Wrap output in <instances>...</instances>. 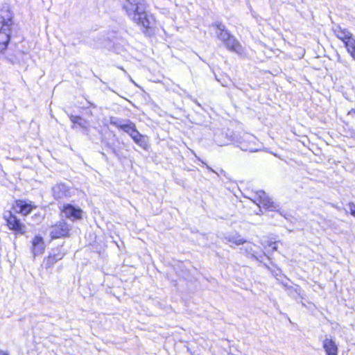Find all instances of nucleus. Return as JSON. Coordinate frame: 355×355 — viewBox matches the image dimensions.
Returning a JSON list of instances; mask_svg holds the SVG:
<instances>
[{"label":"nucleus","instance_id":"f8f14e48","mask_svg":"<svg viewBox=\"0 0 355 355\" xmlns=\"http://www.w3.org/2000/svg\"><path fill=\"white\" fill-rule=\"evenodd\" d=\"M64 257V253L60 250H58L57 252L50 253L48 256L44 258L41 264V268L42 269L48 270L58 261L62 259Z\"/></svg>","mask_w":355,"mask_h":355},{"label":"nucleus","instance_id":"6ab92c4d","mask_svg":"<svg viewBox=\"0 0 355 355\" xmlns=\"http://www.w3.org/2000/svg\"><path fill=\"white\" fill-rule=\"evenodd\" d=\"M0 355H9L8 352L0 350Z\"/></svg>","mask_w":355,"mask_h":355},{"label":"nucleus","instance_id":"dca6fc26","mask_svg":"<svg viewBox=\"0 0 355 355\" xmlns=\"http://www.w3.org/2000/svg\"><path fill=\"white\" fill-rule=\"evenodd\" d=\"M277 243H278L277 241L269 240L267 241L266 247L269 248L270 250V252H273L275 251H277L278 249Z\"/></svg>","mask_w":355,"mask_h":355},{"label":"nucleus","instance_id":"4468645a","mask_svg":"<svg viewBox=\"0 0 355 355\" xmlns=\"http://www.w3.org/2000/svg\"><path fill=\"white\" fill-rule=\"evenodd\" d=\"M323 348L327 355H338V349L336 343L331 338H325Z\"/></svg>","mask_w":355,"mask_h":355},{"label":"nucleus","instance_id":"9d476101","mask_svg":"<svg viewBox=\"0 0 355 355\" xmlns=\"http://www.w3.org/2000/svg\"><path fill=\"white\" fill-rule=\"evenodd\" d=\"M11 208L16 213L26 216L37 208V205L32 201L17 199L13 202Z\"/></svg>","mask_w":355,"mask_h":355},{"label":"nucleus","instance_id":"1a4fd4ad","mask_svg":"<svg viewBox=\"0 0 355 355\" xmlns=\"http://www.w3.org/2000/svg\"><path fill=\"white\" fill-rule=\"evenodd\" d=\"M220 37L229 51L237 53L243 52V48L240 42L234 36L230 35L227 31L222 30Z\"/></svg>","mask_w":355,"mask_h":355},{"label":"nucleus","instance_id":"423d86ee","mask_svg":"<svg viewBox=\"0 0 355 355\" xmlns=\"http://www.w3.org/2000/svg\"><path fill=\"white\" fill-rule=\"evenodd\" d=\"M71 226L64 220H60L50 227L49 236L51 240L69 238L71 236Z\"/></svg>","mask_w":355,"mask_h":355},{"label":"nucleus","instance_id":"6e6552de","mask_svg":"<svg viewBox=\"0 0 355 355\" xmlns=\"http://www.w3.org/2000/svg\"><path fill=\"white\" fill-rule=\"evenodd\" d=\"M61 216H64L72 221L81 220L83 211L80 207H76L70 203H65L60 207Z\"/></svg>","mask_w":355,"mask_h":355},{"label":"nucleus","instance_id":"0eeeda50","mask_svg":"<svg viewBox=\"0 0 355 355\" xmlns=\"http://www.w3.org/2000/svg\"><path fill=\"white\" fill-rule=\"evenodd\" d=\"M252 201L260 208L268 211H272L275 207L273 202L267 196L265 191L259 190L253 193Z\"/></svg>","mask_w":355,"mask_h":355},{"label":"nucleus","instance_id":"f3484780","mask_svg":"<svg viewBox=\"0 0 355 355\" xmlns=\"http://www.w3.org/2000/svg\"><path fill=\"white\" fill-rule=\"evenodd\" d=\"M349 209V214L355 217V203L354 202H349L347 204Z\"/></svg>","mask_w":355,"mask_h":355},{"label":"nucleus","instance_id":"f03ea898","mask_svg":"<svg viewBox=\"0 0 355 355\" xmlns=\"http://www.w3.org/2000/svg\"><path fill=\"white\" fill-rule=\"evenodd\" d=\"M14 24V14L11 9L8 6L0 8V53L8 49Z\"/></svg>","mask_w":355,"mask_h":355},{"label":"nucleus","instance_id":"2eb2a0df","mask_svg":"<svg viewBox=\"0 0 355 355\" xmlns=\"http://www.w3.org/2000/svg\"><path fill=\"white\" fill-rule=\"evenodd\" d=\"M227 241L230 245H240L246 242V241L239 235L236 236H230L228 238Z\"/></svg>","mask_w":355,"mask_h":355},{"label":"nucleus","instance_id":"20e7f679","mask_svg":"<svg viewBox=\"0 0 355 355\" xmlns=\"http://www.w3.org/2000/svg\"><path fill=\"white\" fill-rule=\"evenodd\" d=\"M333 33L339 40L343 42L347 52L355 61V37L352 33L340 26L334 28Z\"/></svg>","mask_w":355,"mask_h":355},{"label":"nucleus","instance_id":"39448f33","mask_svg":"<svg viewBox=\"0 0 355 355\" xmlns=\"http://www.w3.org/2000/svg\"><path fill=\"white\" fill-rule=\"evenodd\" d=\"M6 226L15 236L26 235L28 228L26 224L11 211L3 216Z\"/></svg>","mask_w":355,"mask_h":355},{"label":"nucleus","instance_id":"ddd939ff","mask_svg":"<svg viewBox=\"0 0 355 355\" xmlns=\"http://www.w3.org/2000/svg\"><path fill=\"white\" fill-rule=\"evenodd\" d=\"M254 137L250 134H245L239 141V145L243 150L253 151Z\"/></svg>","mask_w":355,"mask_h":355},{"label":"nucleus","instance_id":"7ed1b4c3","mask_svg":"<svg viewBox=\"0 0 355 355\" xmlns=\"http://www.w3.org/2000/svg\"><path fill=\"white\" fill-rule=\"evenodd\" d=\"M110 123L117 129L127 133L138 146L144 149L148 148V143L145 136L138 131L134 122L128 120L125 123H121L117 121H111Z\"/></svg>","mask_w":355,"mask_h":355},{"label":"nucleus","instance_id":"f257e3e1","mask_svg":"<svg viewBox=\"0 0 355 355\" xmlns=\"http://www.w3.org/2000/svg\"><path fill=\"white\" fill-rule=\"evenodd\" d=\"M148 3L146 0H125L123 9L131 17L141 32L148 37L153 36L157 30V21L153 14L146 10Z\"/></svg>","mask_w":355,"mask_h":355},{"label":"nucleus","instance_id":"9b49d317","mask_svg":"<svg viewBox=\"0 0 355 355\" xmlns=\"http://www.w3.org/2000/svg\"><path fill=\"white\" fill-rule=\"evenodd\" d=\"M31 252L34 256L42 254L46 249L44 238L41 235H35L31 241Z\"/></svg>","mask_w":355,"mask_h":355},{"label":"nucleus","instance_id":"a211bd4d","mask_svg":"<svg viewBox=\"0 0 355 355\" xmlns=\"http://www.w3.org/2000/svg\"><path fill=\"white\" fill-rule=\"evenodd\" d=\"M70 120L73 123H77L80 125V121L82 120V118L80 116H71Z\"/></svg>","mask_w":355,"mask_h":355},{"label":"nucleus","instance_id":"aec40b11","mask_svg":"<svg viewBox=\"0 0 355 355\" xmlns=\"http://www.w3.org/2000/svg\"><path fill=\"white\" fill-rule=\"evenodd\" d=\"M351 112H352V113H355V110H354V109L351 110L349 112V113H351Z\"/></svg>","mask_w":355,"mask_h":355}]
</instances>
